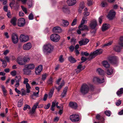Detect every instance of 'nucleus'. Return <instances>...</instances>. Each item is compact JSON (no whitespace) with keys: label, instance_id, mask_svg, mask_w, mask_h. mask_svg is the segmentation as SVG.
<instances>
[{"label":"nucleus","instance_id":"obj_27","mask_svg":"<svg viewBox=\"0 0 123 123\" xmlns=\"http://www.w3.org/2000/svg\"><path fill=\"white\" fill-rule=\"evenodd\" d=\"M113 70L112 68L111 67H110L106 71L107 74L108 75H111L113 74Z\"/></svg>","mask_w":123,"mask_h":123},{"label":"nucleus","instance_id":"obj_61","mask_svg":"<svg viewBox=\"0 0 123 123\" xmlns=\"http://www.w3.org/2000/svg\"><path fill=\"white\" fill-rule=\"evenodd\" d=\"M3 9L4 11L6 12H7L8 10L7 6H5L3 7Z\"/></svg>","mask_w":123,"mask_h":123},{"label":"nucleus","instance_id":"obj_18","mask_svg":"<svg viewBox=\"0 0 123 123\" xmlns=\"http://www.w3.org/2000/svg\"><path fill=\"white\" fill-rule=\"evenodd\" d=\"M69 105L70 107L74 109H76L77 107V105L75 102H70L69 103Z\"/></svg>","mask_w":123,"mask_h":123},{"label":"nucleus","instance_id":"obj_2","mask_svg":"<svg viewBox=\"0 0 123 123\" xmlns=\"http://www.w3.org/2000/svg\"><path fill=\"white\" fill-rule=\"evenodd\" d=\"M54 48L53 46L50 44H45L43 46V50L44 53L49 54L53 51Z\"/></svg>","mask_w":123,"mask_h":123},{"label":"nucleus","instance_id":"obj_59","mask_svg":"<svg viewBox=\"0 0 123 123\" xmlns=\"http://www.w3.org/2000/svg\"><path fill=\"white\" fill-rule=\"evenodd\" d=\"M50 103H48V104L47 105L45 106L44 107V108L45 109H48L50 107Z\"/></svg>","mask_w":123,"mask_h":123},{"label":"nucleus","instance_id":"obj_64","mask_svg":"<svg viewBox=\"0 0 123 123\" xmlns=\"http://www.w3.org/2000/svg\"><path fill=\"white\" fill-rule=\"evenodd\" d=\"M15 91L17 92L18 94H20V91L18 90L17 87L15 88Z\"/></svg>","mask_w":123,"mask_h":123},{"label":"nucleus","instance_id":"obj_7","mask_svg":"<svg viewBox=\"0 0 123 123\" xmlns=\"http://www.w3.org/2000/svg\"><path fill=\"white\" fill-rule=\"evenodd\" d=\"M69 118L72 122H76L79 121V116L78 115L73 114L70 116Z\"/></svg>","mask_w":123,"mask_h":123},{"label":"nucleus","instance_id":"obj_62","mask_svg":"<svg viewBox=\"0 0 123 123\" xmlns=\"http://www.w3.org/2000/svg\"><path fill=\"white\" fill-rule=\"evenodd\" d=\"M69 49L72 52L74 49V47L72 45L69 47Z\"/></svg>","mask_w":123,"mask_h":123},{"label":"nucleus","instance_id":"obj_49","mask_svg":"<svg viewBox=\"0 0 123 123\" xmlns=\"http://www.w3.org/2000/svg\"><path fill=\"white\" fill-rule=\"evenodd\" d=\"M10 74L12 76H14L16 74L17 72L15 70L11 72Z\"/></svg>","mask_w":123,"mask_h":123},{"label":"nucleus","instance_id":"obj_26","mask_svg":"<svg viewBox=\"0 0 123 123\" xmlns=\"http://www.w3.org/2000/svg\"><path fill=\"white\" fill-rule=\"evenodd\" d=\"M24 74H25L28 75L31 74V71L29 69L27 68H24L23 69Z\"/></svg>","mask_w":123,"mask_h":123},{"label":"nucleus","instance_id":"obj_31","mask_svg":"<svg viewBox=\"0 0 123 123\" xmlns=\"http://www.w3.org/2000/svg\"><path fill=\"white\" fill-rule=\"evenodd\" d=\"M110 27V25L108 24H105L103 25L102 28V31L107 30Z\"/></svg>","mask_w":123,"mask_h":123},{"label":"nucleus","instance_id":"obj_36","mask_svg":"<svg viewBox=\"0 0 123 123\" xmlns=\"http://www.w3.org/2000/svg\"><path fill=\"white\" fill-rule=\"evenodd\" d=\"M123 93V88H121L119 89L117 92V94L118 96H120L121 94Z\"/></svg>","mask_w":123,"mask_h":123},{"label":"nucleus","instance_id":"obj_20","mask_svg":"<svg viewBox=\"0 0 123 123\" xmlns=\"http://www.w3.org/2000/svg\"><path fill=\"white\" fill-rule=\"evenodd\" d=\"M62 9L63 11L65 13H69L70 12L68 6L67 5L64 6Z\"/></svg>","mask_w":123,"mask_h":123},{"label":"nucleus","instance_id":"obj_6","mask_svg":"<svg viewBox=\"0 0 123 123\" xmlns=\"http://www.w3.org/2000/svg\"><path fill=\"white\" fill-rule=\"evenodd\" d=\"M60 37L57 34H53L50 36V39L51 41L53 42H58L60 39Z\"/></svg>","mask_w":123,"mask_h":123},{"label":"nucleus","instance_id":"obj_52","mask_svg":"<svg viewBox=\"0 0 123 123\" xmlns=\"http://www.w3.org/2000/svg\"><path fill=\"white\" fill-rule=\"evenodd\" d=\"M84 44L85 45L86 44L89 42V40L87 39H86L85 40H83Z\"/></svg>","mask_w":123,"mask_h":123},{"label":"nucleus","instance_id":"obj_40","mask_svg":"<svg viewBox=\"0 0 123 123\" xmlns=\"http://www.w3.org/2000/svg\"><path fill=\"white\" fill-rule=\"evenodd\" d=\"M23 99H22L20 100L18 102V107H21L23 103Z\"/></svg>","mask_w":123,"mask_h":123},{"label":"nucleus","instance_id":"obj_60","mask_svg":"<svg viewBox=\"0 0 123 123\" xmlns=\"http://www.w3.org/2000/svg\"><path fill=\"white\" fill-rule=\"evenodd\" d=\"M48 96V95L47 94H45L43 98V100L44 101H45L47 99V97Z\"/></svg>","mask_w":123,"mask_h":123},{"label":"nucleus","instance_id":"obj_29","mask_svg":"<svg viewBox=\"0 0 123 123\" xmlns=\"http://www.w3.org/2000/svg\"><path fill=\"white\" fill-rule=\"evenodd\" d=\"M33 1L32 0H29L27 1V4L29 8H31L33 5Z\"/></svg>","mask_w":123,"mask_h":123},{"label":"nucleus","instance_id":"obj_17","mask_svg":"<svg viewBox=\"0 0 123 123\" xmlns=\"http://www.w3.org/2000/svg\"><path fill=\"white\" fill-rule=\"evenodd\" d=\"M31 44L30 43L25 44L23 46V49L25 50H28L31 47Z\"/></svg>","mask_w":123,"mask_h":123},{"label":"nucleus","instance_id":"obj_57","mask_svg":"<svg viewBox=\"0 0 123 123\" xmlns=\"http://www.w3.org/2000/svg\"><path fill=\"white\" fill-rule=\"evenodd\" d=\"M121 103V101L120 100H118L116 102V105L117 106L119 105Z\"/></svg>","mask_w":123,"mask_h":123},{"label":"nucleus","instance_id":"obj_12","mask_svg":"<svg viewBox=\"0 0 123 123\" xmlns=\"http://www.w3.org/2000/svg\"><path fill=\"white\" fill-rule=\"evenodd\" d=\"M15 80L16 82L15 86L16 87H17L19 85V82L21 80V77L20 75H17L15 78Z\"/></svg>","mask_w":123,"mask_h":123},{"label":"nucleus","instance_id":"obj_15","mask_svg":"<svg viewBox=\"0 0 123 123\" xmlns=\"http://www.w3.org/2000/svg\"><path fill=\"white\" fill-rule=\"evenodd\" d=\"M17 62L18 63L19 65H25L23 58L21 57H18L17 60Z\"/></svg>","mask_w":123,"mask_h":123},{"label":"nucleus","instance_id":"obj_63","mask_svg":"<svg viewBox=\"0 0 123 123\" xmlns=\"http://www.w3.org/2000/svg\"><path fill=\"white\" fill-rule=\"evenodd\" d=\"M19 15L20 16H23L24 15V14L22 12H19Z\"/></svg>","mask_w":123,"mask_h":123},{"label":"nucleus","instance_id":"obj_16","mask_svg":"<svg viewBox=\"0 0 123 123\" xmlns=\"http://www.w3.org/2000/svg\"><path fill=\"white\" fill-rule=\"evenodd\" d=\"M38 103L37 102L34 105L31 110L30 111L29 113L33 114L35 112L36 109L38 105Z\"/></svg>","mask_w":123,"mask_h":123},{"label":"nucleus","instance_id":"obj_38","mask_svg":"<svg viewBox=\"0 0 123 123\" xmlns=\"http://www.w3.org/2000/svg\"><path fill=\"white\" fill-rule=\"evenodd\" d=\"M119 44L121 47H123V37L121 36L120 37Z\"/></svg>","mask_w":123,"mask_h":123},{"label":"nucleus","instance_id":"obj_44","mask_svg":"<svg viewBox=\"0 0 123 123\" xmlns=\"http://www.w3.org/2000/svg\"><path fill=\"white\" fill-rule=\"evenodd\" d=\"M81 54L82 55L84 56L85 55L86 56H87L89 55V54L87 52H81Z\"/></svg>","mask_w":123,"mask_h":123},{"label":"nucleus","instance_id":"obj_1","mask_svg":"<svg viewBox=\"0 0 123 123\" xmlns=\"http://www.w3.org/2000/svg\"><path fill=\"white\" fill-rule=\"evenodd\" d=\"M90 88L92 90H93L94 89L93 86L91 85H87L84 83L81 87L80 89V92L82 94L85 95L88 92Z\"/></svg>","mask_w":123,"mask_h":123},{"label":"nucleus","instance_id":"obj_4","mask_svg":"<svg viewBox=\"0 0 123 123\" xmlns=\"http://www.w3.org/2000/svg\"><path fill=\"white\" fill-rule=\"evenodd\" d=\"M100 49H98L94 51L93 52L91 53L88 59L91 60L95 58L97 55H99L100 54ZM87 59V58L84 56L82 57L81 58V60L82 61H84V62L86 61Z\"/></svg>","mask_w":123,"mask_h":123},{"label":"nucleus","instance_id":"obj_39","mask_svg":"<svg viewBox=\"0 0 123 123\" xmlns=\"http://www.w3.org/2000/svg\"><path fill=\"white\" fill-rule=\"evenodd\" d=\"M1 87L3 92L4 95L5 96L6 95V94L7 92V91L5 87L3 85H1Z\"/></svg>","mask_w":123,"mask_h":123},{"label":"nucleus","instance_id":"obj_53","mask_svg":"<svg viewBox=\"0 0 123 123\" xmlns=\"http://www.w3.org/2000/svg\"><path fill=\"white\" fill-rule=\"evenodd\" d=\"M87 3L88 5L89 6H91L92 4V1L90 0H88Z\"/></svg>","mask_w":123,"mask_h":123},{"label":"nucleus","instance_id":"obj_55","mask_svg":"<svg viewBox=\"0 0 123 123\" xmlns=\"http://www.w3.org/2000/svg\"><path fill=\"white\" fill-rule=\"evenodd\" d=\"M101 4L102 5V6L103 7L106 6L107 5V3L105 2H102L101 3Z\"/></svg>","mask_w":123,"mask_h":123},{"label":"nucleus","instance_id":"obj_10","mask_svg":"<svg viewBox=\"0 0 123 123\" xmlns=\"http://www.w3.org/2000/svg\"><path fill=\"white\" fill-rule=\"evenodd\" d=\"M18 25L20 27H23L25 24V19L23 18H19L18 21Z\"/></svg>","mask_w":123,"mask_h":123},{"label":"nucleus","instance_id":"obj_24","mask_svg":"<svg viewBox=\"0 0 123 123\" xmlns=\"http://www.w3.org/2000/svg\"><path fill=\"white\" fill-rule=\"evenodd\" d=\"M17 21V19L16 18L14 17L12 18L11 19L10 21V23L13 25L14 26L16 25V21Z\"/></svg>","mask_w":123,"mask_h":123},{"label":"nucleus","instance_id":"obj_50","mask_svg":"<svg viewBox=\"0 0 123 123\" xmlns=\"http://www.w3.org/2000/svg\"><path fill=\"white\" fill-rule=\"evenodd\" d=\"M59 61L61 62H63L64 61L63 59V55H62L60 56L59 58Z\"/></svg>","mask_w":123,"mask_h":123},{"label":"nucleus","instance_id":"obj_58","mask_svg":"<svg viewBox=\"0 0 123 123\" xmlns=\"http://www.w3.org/2000/svg\"><path fill=\"white\" fill-rule=\"evenodd\" d=\"M2 66L3 68H5L6 66V62L5 61L3 62L2 63Z\"/></svg>","mask_w":123,"mask_h":123},{"label":"nucleus","instance_id":"obj_21","mask_svg":"<svg viewBox=\"0 0 123 123\" xmlns=\"http://www.w3.org/2000/svg\"><path fill=\"white\" fill-rule=\"evenodd\" d=\"M85 6L84 3L83 2H81L78 10L79 13H81L82 11L85 8Z\"/></svg>","mask_w":123,"mask_h":123},{"label":"nucleus","instance_id":"obj_51","mask_svg":"<svg viewBox=\"0 0 123 123\" xmlns=\"http://www.w3.org/2000/svg\"><path fill=\"white\" fill-rule=\"evenodd\" d=\"M112 42L111 41H110L108 43H106V44H105L104 45V46H109L111 45V44L112 43Z\"/></svg>","mask_w":123,"mask_h":123},{"label":"nucleus","instance_id":"obj_34","mask_svg":"<svg viewBox=\"0 0 123 123\" xmlns=\"http://www.w3.org/2000/svg\"><path fill=\"white\" fill-rule=\"evenodd\" d=\"M62 22V25L63 26H67L69 24L67 20H63Z\"/></svg>","mask_w":123,"mask_h":123},{"label":"nucleus","instance_id":"obj_54","mask_svg":"<svg viewBox=\"0 0 123 123\" xmlns=\"http://www.w3.org/2000/svg\"><path fill=\"white\" fill-rule=\"evenodd\" d=\"M76 19H74L72 23L71 24V25L72 26H74V25H75L76 23Z\"/></svg>","mask_w":123,"mask_h":123},{"label":"nucleus","instance_id":"obj_30","mask_svg":"<svg viewBox=\"0 0 123 123\" xmlns=\"http://www.w3.org/2000/svg\"><path fill=\"white\" fill-rule=\"evenodd\" d=\"M121 48V47L119 46V45H115L114 48V49L116 51L118 52H120Z\"/></svg>","mask_w":123,"mask_h":123},{"label":"nucleus","instance_id":"obj_37","mask_svg":"<svg viewBox=\"0 0 123 123\" xmlns=\"http://www.w3.org/2000/svg\"><path fill=\"white\" fill-rule=\"evenodd\" d=\"M53 82V79L52 77H50L47 81V83L48 85H51Z\"/></svg>","mask_w":123,"mask_h":123},{"label":"nucleus","instance_id":"obj_47","mask_svg":"<svg viewBox=\"0 0 123 123\" xmlns=\"http://www.w3.org/2000/svg\"><path fill=\"white\" fill-rule=\"evenodd\" d=\"M30 108L31 107L29 105H25V106L24 107L23 110H24L25 111L27 109H30Z\"/></svg>","mask_w":123,"mask_h":123},{"label":"nucleus","instance_id":"obj_11","mask_svg":"<svg viewBox=\"0 0 123 123\" xmlns=\"http://www.w3.org/2000/svg\"><path fill=\"white\" fill-rule=\"evenodd\" d=\"M20 39L21 42H25L28 40L29 37L27 35L21 34L20 37Z\"/></svg>","mask_w":123,"mask_h":123},{"label":"nucleus","instance_id":"obj_19","mask_svg":"<svg viewBox=\"0 0 123 123\" xmlns=\"http://www.w3.org/2000/svg\"><path fill=\"white\" fill-rule=\"evenodd\" d=\"M100 83H103L105 81L104 79L103 76L105 74L104 70L100 69Z\"/></svg>","mask_w":123,"mask_h":123},{"label":"nucleus","instance_id":"obj_43","mask_svg":"<svg viewBox=\"0 0 123 123\" xmlns=\"http://www.w3.org/2000/svg\"><path fill=\"white\" fill-rule=\"evenodd\" d=\"M100 81V80L97 77H94L93 78V81L94 82H99Z\"/></svg>","mask_w":123,"mask_h":123},{"label":"nucleus","instance_id":"obj_56","mask_svg":"<svg viewBox=\"0 0 123 123\" xmlns=\"http://www.w3.org/2000/svg\"><path fill=\"white\" fill-rule=\"evenodd\" d=\"M29 81L28 79L27 78H25L24 79V80L23 82V83L25 84H26L28 83H27Z\"/></svg>","mask_w":123,"mask_h":123},{"label":"nucleus","instance_id":"obj_42","mask_svg":"<svg viewBox=\"0 0 123 123\" xmlns=\"http://www.w3.org/2000/svg\"><path fill=\"white\" fill-rule=\"evenodd\" d=\"M48 74H44L42 75V80L44 81L46 79V77H47Z\"/></svg>","mask_w":123,"mask_h":123},{"label":"nucleus","instance_id":"obj_22","mask_svg":"<svg viewBox=\"0 0 123 123\" xmlns=\"http://www.w3.org/2000/svg\"><path fill=\"white\" fill-rule=\"evenodd\" d=\"M67 3L69 6H72L75 4L76 3V0H68Z\"/></svg>","mask_w":123,"mask_h":123},{"label":"nucleus","instance_id":"obj_9","mask_svg":"<svg viewBox=\"0 0 123 123\" xmlns=\"http://www.w3.org/2000/svg\"><path fill=\"white\" fill-rule=\"evenodd\" d=\"M116 13L113 10L111 9L110 10L107 16L108 18L110 20H111L115 17Z\"/></svg>","mask_w":123,"mask_h":123},{"label":"nucleus","instance_id":"obj_33","mask_svg":"<svg viewBox=\"0 0 123 123\" xmlns=\"http://www.w3.org/2000/svg\"><path fill=\"white\" fill-rule=\"evenodd\" d=\"M54 87H53L50 90V91L49 93L48 98H50L52 97L53 93L54 91Z\"/></svg>","mask_w":123,"mask_h":123},{"label":"nucleus","instance_id":"obj_35","mask_svg":"<svg viewBox=\"0 0 123 123\" xmlns=\"http://www.w3.org/2000/svg\"><path fill=\"white\" fill-rule=\"evenodd\" d=\"M30 57L28 56H25L23 58V60L25 63L28 62L30 61Z\"/></svg>","mask_w":123,"mask_h":123},{"label":"nucleus","instance_id":"obj_13","mask_svg":"<svg viewBox=\"0 0 123 123\" xmlns=\"http://www.w3.org/2000/svg\"><path fill=\"white\" fill-rule=\"evenodd\" d=\"M97 25V22L96 20H92L89 26L92 29H94Z\"/></svg>","mask_w":123,"mask_h":123},{"label":"nucleus","instance_id":"obj_46","mask_svg":"<svg viewBox=\"0 0 123 123\" xmlns=\"http://www.w3.org/2000/svg\"><path fill=\"white\" fill-rule=\"evenodd\" d=\"M29 20H32L34 18V16L32 13H31L28 16Z\"/></svg>","mask_w":123,"mask_h":123},{"label":"nucleus","instance_id":"obj_8","mask_svg":"<svg viewBox=\"0 0 123 123\" xmlns=\"http://www.w3.org/2000/svg\"><path fill=\"white\" fill-rule=\"evenodd\" d=\"M12 41L14 44L17 43L18 41V37L17 34L13 33L11 37Z\"/></svg>","mask_w":123,"mask_h":123},{"label":"nucleus","instance_id":"obj_32","mask_svg":"<svg viewBox=\"0 0 123 123\" xmlns=\"http://www.w3.org/2000/svg\"><path fill=\"white\" fill-rule=\"evenodd\" d=\"M68 89V87L67 86L65 87L64 88L63 91L61 95V96L62 98L66 96Z\"/></svg>","mask_w":123,"mask_h":123},{"label":"nucleus","instance_id":"obj_48","mask_svg":"<svg viewBox=\"0 0 123 123\" xmlns=\"http://www.w3.org/2000/svg\"><path fill=\"white\" fill-rule=\"evenodd\" d=\"M21 7L22 10L25 12V13L26 14L27 13L26 8L22 6H21Z\"/></svg>","mask_w":123,"mask_h":123},{"label":"nucleus","instance_id":"obj_41","mask_svg":"<svg viewBox=\"0 0 123 123\" xmlns=\"http://www.w3.org/2000/svg\"><path fill=\"white\" fill-rule=\"evenodd\" d=\"M60 30V31H62L61 28L59 26H55L53 29L52 31H55L57 30Z\"/></svg>","mask_w":123,"mask_h":123},{"label":"nucleus","instance_id":"obj_14","mask_svg":"<svg viewBox=\"0 0 123 123\" xmlns=\"http://www.w3.org/2000/svg\"><path fill=\"white\" fill-rule=\"evenodd\" d=\"M43 66L42 65H39L37 68L35 69V72L37 75L39 74L43 69Z\"/></svg>","mask_w":123,"mask_h":123},{"label":"nucleus","instance_id":"obj_25","mask_svg":"<svg viewBox=\"0 0 123 123\" xmlns=\"http://www.w3.org/2000/svg\"><path fill=\"white\" fill-rule=\"evenodd\" d=\"M68 61L72 63H74L76 62L77 61L72 56H70L68 58Z\"/></svg>","mask_w":123,"mask_h":123},{"label":"nucleus","instance_id":"obj_5","mask_svg":"<svg viewBox=\"0 0 123 123\" xmlns=\"http://www.w3.org/2000/svg\"><path fill=\"white\" fill-rule=\"evenodd\" d=\"M109 61L112 64L117 66L118 63V58L115 56H110L108 57Z\"/></svg>","mask_w":123,"mask_h":123},{"label":"nucleus","instance_id":"obj_23","mask_svg":"<svg viewBox=\"0 0 123 123\" xmlns=\"http://www.w3.org/2000/svg\"><path fill=\"white\" fill-rule=\"evenodd\" d=\"M25 68L28 69H33L35 68V65L33 64L30 63L25 65Z\"/></svg>","mask_w":123,"mask_h":123},{"label":"nucleus","instance_id":"obj_3","mask_svg":"<svg viewBox=\"0 0 123 123\" xmlns=\"http://www.w3.org/2000/svg\"><path fill=\"white\" fill-rule=\"evenodd\" d=\"M86 20L82 19L80 25L78 26L79 29L75 30L76 28H71L68 31H83L84 30H89L88 28L86 25H84Z\"/></svg>","mask_w":123,"mask_h":123},{"label":"nucleus","instance_id":"obj_28","mask_svg":"<svg viewBox=\"0 0 123 123\" xmlns=\"http://www.w3.org/2000/svg\"><path fill=\"white\" fill-rule=\"evenodd\" d=\"M102 64L103 66L106 68L110 67V64L107 61H104L102 62Z\"/></svg>","mask_w":123,"mask_h":123},{"label":"nucleus","instance_id":"obj_45","mask_svg":"<svg viewBox=\"0 0 123 123\" xmlns=\"http://www.w3.org/2000/svg\"><path fill=\"white\" fill-rule=\"evenodd\" d=\"M105 114L108 116H110L111 115V112L109 110L106 111L105 112Z\"/></svg>","mask_w":123,"mask_h":123}]
</instances>
